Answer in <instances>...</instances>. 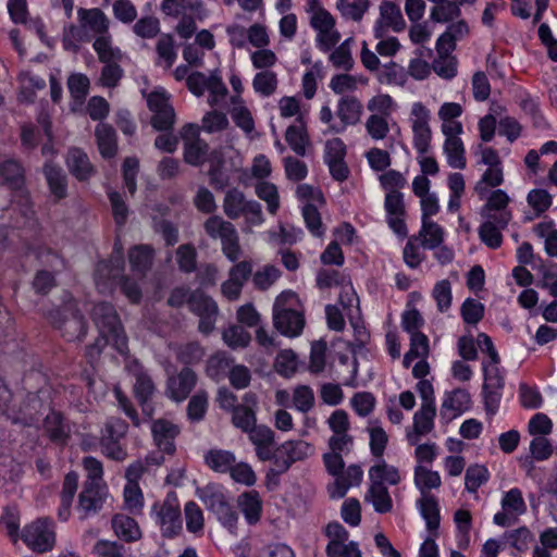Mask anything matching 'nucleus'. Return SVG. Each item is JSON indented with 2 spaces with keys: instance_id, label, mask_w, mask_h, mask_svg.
I'll return each instance as SVG.
<instances>
[{
  "instance_id": "e433bc0d",
  "label": "nucleus",
  "mask_w": 557,
  "mask_h": 557,
  "mask_svg": "<svg viewBox=\"0 0 557 557\" xmlns=\"http://www.w3.org/2000/svg\"><path fill=\"white\" fill-rule=\"evenodd\" d=\"M460 14V8L454 0H444L432 8L430 18L435 23H447Z\"/></svg>"
},
{
  "instance_id": "603ef678",
  "label": "nucleus",
  "mask_w": 557,
  "mask_h": 557,
  "mask_svg": "<svg viewBox=\"0 0 557 557\" xmlns=\"http://www.w3.org/2000/svg\"><path fill=\"white\" fill-rule=\"evenodd\" d=\"M460 313L466 323L475 325L484 315V306L476 299L467 298L461 305Z\"/></svg>"
},
{
  "instance_id": "423d86ee",
  "label": "nucleus",
  "mask_w": 557,
  "mask_h": 557,
  "mask_svg": "<svg viewBox=\"0 0 557 557\" xmlns=\"http://www.w3.org/2000/svg\"><path fill=\"white\" fill-rule=\"evenodd\" d=\"M22 540L36 553H45L54 545V532L48 519H38L26 525L22 533Z\"/></svg>"
},
{
  "instance_id": "aec40b11",
  "label": "nucleus",
  "mask_w": 557,
  "mask_h": 557,
  "mask_svg": "<svg viewBox=\"0 0 557 557\" xmlns=\"http://www.w3.org/2000/svg\"><path fill=\"white\" fill-rule=\"evenodd\" d=\"M49 190L57 199H63L67 196V176L62 168L47 162L42 169Z\"/></svg>"
},
{
  "instance_id": "0eeeda50",
  "label": "nucleus",
  "mask_w": 557,
  "mask_h": 557,
  "mask_svg": "<svg viewBox=\"0 0 557 557\" xmlns=\"http://www.w3.org/2000/svg\"><path fill=\"white\" fill-rule=\"evenodd\" d=\"M1 185L8 186L21 197L24 206L29 205V195L25 189V169L15 159H5L0 162Z\"/></svg>"
},
{
  "instance_id": "3c124183",
  "label": "nucleus",
  "mask_w": 557,
  "mask_h": 557,
  "mask_svg": "<svg viewBox=\"0 0 557 557\" xmlns=\"http://www.w3.org/2000/svg\"><path fill=\"white\" fill-rule=\"evenodd\" d=\"M133 32L140 38L151 39L160 33L159 18L154 16L140 17L133 26Z\"/></svg>"
},
{
  "instance_id": "b1692460",
  "label": "nucleus",
  "mask_w": 557,
  "mask_h": 557,
  "mask_svg": "<svg viewBox=\"0 0 557 557\" xmlns=\"http://www.w3.org/2000/svg\"><path fill=\"white\" fill-rule=\"evenodd\" d=\"M237 504L249 524H255L260 520L262 502L258 492L249 491L240 494Z\"/></svg>"
},
{
  "instance_id": "ea45409f",
  "label": "nucleus",
  "mask_w": 557,
  "mask_h": 557,
  "mask_svg": "<svg viewBox=\"0 0 557 557\" xmlns=\"http://www.w3.org/2000/svg\"><path fill=\"white\" fill-rule=\"evenodd\" d=\"M285 140L296 154H306V147L309 144V138L306 129L302 126H288L285 132Z\"/></svg>"
},
{
  "instance_id": "39448f33",
  "label": "nucleus",
  "mask_w": 557,
  "mask_h": 557,
  "mask_svg": "<svg viewBox=\"0 0 557 557\" xmlns=\"http://www.w3.org/2000/svg\"><path fill=\"white\" fill-rule=\"evenodd\" d=\"M152 112L151 125L158 132H171L175 124L176 115L170 103V96L164 91H152L147 99Z\"/></svg>"
},
{
  "instance_id": "e2e57ef3",
  "label": "nucleus",
  "mask_w": 557,
  "mask_h": 557,
  "mask_svg": "<svg viewBox=\"0 0 557 557\" xmlns=\"http://www.w3.org/2000/svg\"><path fill=\"white\" fill-rule=\"evenodd\" d=\"M433 71L445 79L456 76L457 61L451 55H438L432 63Z\"/></svg>"
},
{
  "instance_id": "8fccbe9b",
  "label": "nucleus",
  "mask_w": 557,
  "mask_h": 557,
  "mask_svg": "<svg viewBox=\"0 0 557 557\" xmlns=\"http://www.w3.org/2000/svg\"><path fill=\"white\" fill-rule=\"evenodd\" d=\"M223 339L231 348L246 347L250 343V334L239 325H232L223 332Z\"/></svg>"
},
{
  "instance_id": "473e14b6",
  "label": "nucleus",
  "mask_w": 557,
  "mask_h": 557,
  "mask_svg": "<svg viewBox=\"0 0 557 557\" xmlns=\"http://www.w3.org/2000/svg\"><path fill=\"white\" fill-rule=\"evenodd\" d=\"M414 484L424 497V495H430L429 490L440 487L441 476L436 471H431L419 465L414 468Z\"/></svg>"
},
{
  "instance_id": "72a5a7b5",
  "label": "nucleus",
  "mask_w": 557,
  "mask_h": 557,
  "mask_svg": "<svg viewBox=\"0 0 557 557\" xmlns=\"http://www.w3.org/2000/svg\"><path fill=\"white\" fill-rule=\"evenodd\" d=\"M209 151V145L203 139L184 144V161L193 166L201 165Z\"/></svg>"
},
{
  "instance_id": "20e7f679",
  "label": "nucleus",
  "mask_w": 557,
  "mask_h": 557,
  "mask_svg": "<svg viewBox=\"0 0 557 557\" xmlns=\"http://www.w3.org/2000/svg\"><path fill=\"white\" fill-rule=\"evenodd\" d=\"M189 310L199 317L198 331L210 334L215 326L219 315L216 302L200 289L193 290L189 298Z\"/></svg>"
},
{
  "instance_id": "5fc2aeb1",
  "label": "nucleus",
  "mask_w": 557,
  "mask_h": 557,
  "mask_svg": "<svg viewBox=\"0 0 557 557\" xmlns=\"http://www.w3.org/2000/svg\"><path fill=\"white\" fill-rule=\"evenodd\" d=\"M379 81L385 84H395L404 86L407 82V72L405 69L394 62L385 65L379 75Z\"/></svg>"
},
{
  "instance_id": "680f3d73",
  "label": "nucleus",
  "mask_w": 557,
  "mask_h": 557,
  "mask_svg": "<svg viewBox=\"0 0 557 557\" xmlns=\"http://www.w3.org/2000/svg\"><path fill=\"white\" fill-rule=\"evenodd\" d=\"M432 295L441 312L448 310L451 305V286L449 281L443 280L437 282L434 285Z\"/></svg>"
},
{
  "instance_id": "6e6d98bb",
  "label": "nucleus",
  "mask_w": 557,
  "mask_h": 557,
  "mask_svg": "<svg viewBox=\"0 0 557 557\" xmlns=\"http://www.w3.org/2000/svg\"><path fill=\"white\" fill-rule=\"evenodd\" d=\"M209 183L215 190H223L230 184V177L224 171V159L219 157L208 170Z\"/></svg>"
},
{
  "instance_id": "a19ab883",
  "label": "nucleus",
  "mask_w": 557,
  "mask_h": 557,
  "mask_svg": "<svg viewBox=\"0 0 557 557\" xmlns=\"http://www.w3.org/2000/svg\"><path fill=\"white\" fill-rule=\"evenodd\" d=\"M252 87L256 92L263 97L273 95L277 88V76L272 71H262L256 74L252 81Z\"/></svg>"
},
{
  "instance_id": "412c9836",
  "label": "nucleus",
  "mask_w": 557,
  "mask_h": 557,
  "mask_svg": "<svg viewBox=\"0 0 557 557\" xmlns=\"http://www.w3.org/2000/svg\"><path fill=\"white\" fill-rule=\"evenodd\" d=\"M95 137L102 158L111 159L117 152V138L115 129L106 123H99L95 129Z\"/></svg>"
},
{
  "instance_id": "1a4fd4ad",
  "label": "nucleus",
  "mask_w": 557,
  "mask_h": 557,
  "mask_svg": "<svg viewBox=\"0 0 557 557\" xmlns=\"http://www.w3.org/2000/svg\"><path fill=\"white\" fill-rule=\"evenodd\" d=\"M412 122L413 143L419 153L424 154L428 152L431 141V128L429 126V111L421 103L417 102L412 106Z\"/></svg>"
},
{
  "instance_id": "cd10ccee",
  "label": "nucleus",
  "mask_w": 557,
  "mask_h": 557,
  "mask_svg": "<svg viewBox=\"0 0 557 557\" xmlns=\"http://www.w3.org/2000/svg\"><path fill=\"white\" fill-rule=\"evenodd\" d=\"M152 249L145 245L134 246L128 251L132 271L145 275L152 264Z\"/></svg>"
},
{
  "instance_id": "bf43d9fd",
  "label": "nucleus",
  "mask_w": 557,
  "mask_h": 557,
  "mask_svg": "<svg viewBox=\"0 0 557 557\" xmlns=\"http://www.w3.org/2000/svg\"><path fill=\"white\" fill-rule=\"evenodd\" d=\"M500 227L492 225V221L484 222L479 228L480 239L490 248L496 249L503 243Z\"/></svg>"
},
{
  "instance_id": "ddd939ff",
  "label": "nucleus",
  "mask_w": 557,
  "mask_h": 557,
  "mask_svg": "<svg viewBox=\"0 0 557 557\" xmlns=\"http://www.w3.org/2000/svg\"><path fill=\"white\" fill-rule=\"evenodd\" d=\"M436 408L421 406L413 414V425L411 430H407L406 438L410 445H417L421 436L429 434L434 429V418Z\"/></svg>"
},
{
  "instance_id": "58836bf2",
  "label": "nucleus",
  "mask_w": 557,
  "mask_h": 557,
  "mask_svg": "<svg viewBox=\"0 0 557 557\" xmlns=\"http://www.w3.org/2000/svg\"><path fill=\"white\" fill-rule=\"evenodd\" d=\"M419 235L422 237V246L429 249L438 247L444 239L443 228L433 221L422 222V227Z\"/></svg>"
},
{
  "instance_id": "c9c22d12",
  "label": "nucleus",
  "mask_w": 557,
  "mask_h": 557,
  "mask_svg": "<svg viewBox=\"0 0 557 557\" xmlns=\"http://www.w3.org/2000/svg\"><path fill=\"white\" fill-rule=\"evenodd\" d=\"M422 517L425 519L430 531L437 530L440 525V509L437 502L432 495H424L418 502Z\"/></svg>"
},
{
  "instance_id": "5701e85b",
  "label": "nucleus",
  "mask_w": 557,
  "mask_h": 557,
  "mask_svg": "<svg viewBox=\"0 0 557 557\" xmlns=\"http://www.w3.org/2000/svg\"><path fill=\"white\" fill-rule=\"evenodd\" d=\"M364 499L371 503L379 513L389 512L393 508L392 497L383 483L371 482Z\"/></svg>"
},
{
  "instance_id": "393cba45",
  "label": "nucleus",
  "mask_w": 557,
  "mask_h": 557,
  "mask_svg": "<svg viewBox=\"0 0 557 557\" xmlns=\"http://www.w3.org/2000/svg\"><path fill=\"white\" fill-rule=\"evenodd\" d=\"M78 487V475L75 472H69L63 481L61 491V505L58 511L60 519L66 521L71 515V506L74 495Z\"/></svg>"
},
{
  "instance_id": "6ab92c4d",
  "label": "nucleus",
  "mask_w": 557,
  "mask_h": 557,
  "mask_svg": "<svg viewBox=\"0 0 557 557\" xmlns=\"http://www.w3.org/2000/svg\"><path fill=\"white\" fill-rule=\"evenodd\" d=\"M77 14L83 29L90 30L99 36H107L109 20L100 9L79 8Z\"/></svg>"
},
{
  "instance_id": "4468645a",
  "label": "nucleus",
  "mask_w": 557,
  "mask_h": 557,
  "mask_svg": "<svg viewBox=\"0 0 557 557\" xmlns=\"http://www.w3.org/2000/svg\"><path fill=\"white\" fill-rule=\"evenodd\" d=\"M362 112V104L354 96L343 97L337 107L336 114L341 119L342 125H330L329 132L342 133L347 125H354L359 122Z\"/></svg>"
},
{
  "instance_id": "a211bd4d",
  "label": "nucleus",
  "mask_w": 557,
  "mask_h": 557,
  "mask_svg": "<svg viewBox=\"0 0 557 557\" xmlns=\"http://www.w3.org/2000/svg\"><path fill=\"white\" fill-rule=\"evenodd\" d=\"M153 440L160 450L172 454L175 450L174 438L178 434V428L168 420H157L151 428Z\"/></svg>"
},
{
  "instance_id": "c03bdc74",
  "label": "nucleus",
  "mask_w": 557,
  "mask_h": 557,
  "mask_svg": "<svg viewBox=\"0 0 557 557\" xmlns=\"http://www.w3.org/2000/svg\"><path fill=\"white\" fill-rule=\"evenodd\" d=\"M256 194L260 199L267 202L270 213L275 214L280 207L276 186L269 182H260L256 185Z\"/></svg>"
},
{
  "instance_id": "0e129e2a",
  "label": "nucleus",
  "mask_w": 557,
  "mask_h": 557,
  "mask_svg": "<svg viewBox=\"0 0 557 557\" xmlns=\"http://www.w3.org/2000/svg\"><path fill=\"white\" fill-rule=\"evenodd\" d=\"M502 507L510 513L521 515L525 511V504L519 488L508 491L502 500Z\"/></svg>"
},
{
  "instance_id": "de8ad7c7",
  "label": "nucleus",
  "mask_w": 557,
  "mask_h": 557,
  "mask_svg": "<svg viewBox=\"0 0 557 557\" xmlns=\"http://www.w3.org/2000/svg\"><path fill=\"white\" fill-rule=\"evenodd\" d=\"M283 454L287 455V459L295 463L307 458L311 451L310 445L305 441H287L282 444Z\"/></svg>"
},
{
  "instance_id": "6e6552de",
  "label": "nucleus",
  "mask_w": 557,
  "mask_h": 557,
  "mask_svg": "<svg viewBox=\"0 0 557 557\" xmlns=\"http://www.w3.org/2000/svg\"><path fill=\"white\" fill-rule=\"evenodd\" d=\"M108 496L106 484L92 483L85 481L83 490L78 495V510L82 512V518H87L97 513Z\"/></svg>"
},
{
  "instance_id": "69168bd1",
  "label": "nucleus",
  "mask_w": 557,
  "mask_h": 557,
  "mask_svg": "<svg viewBox=\"0 0 557 557\" xmlns=\"http://www.w3.org/2000/svg\"><path fill=\"white\" fill-rule=\"evenodd\" d=\"M127 423L120 418H110L106 422L101 440L121 441L127 433Z\"/></svg>"
},
{
  "instance_id": "864d4df0",
  "label": "nucleus",
  "mask_w": 557,
  "mask_h": 557,
  "mask_svg": "<svg viewBox=\"0 0 557 557\" xmlns=\"http://www.w3.org/2000/svg\"><path fill=\"white\" fill-rule=\"evenodd\" d=\"M488 479L487 469L483 466L473 465L466 471L465 484L467 491L474 493Z\"/></svg>"
},
{
  "instance_id": "09e8293b",
  "label": "nucleus",
  "mask_w": 557,
  "mask_h": 557,
  "mask_svg": "<svg viewBox=\"0 0 557 557\" xmlns=\"http://www.w3.org/2000/svg\"><path fill=\"white\" fill-rule=\"evenodd\" d=\"M208 407V395L203 391L195 394L187 406V417L193 422H198L203 419Z\"/></svg>"
},
{
  "instance_id": "2f4dec72",
  "label": "nucleus",
  "mask_w": 557,
  "mask_h": 557,
  "mask_svg": "<svg viewBox=\"0 0 557 557\" xmlns=\"http://www.w3.org/2000/svg\"><path fill=\"white\" fill-rule=\"evenodd\" d=\"M94 49L103 64L119 63L123 58L122 51L112 46L110 36H99L94 42Z\"/></svg>"
},
{
  "instance_id": "7c9ffc66",
  "label": "nucleus",
  "mask_w": 557,
  "mask_h": 557,
  "mask_svg": "<svg viewBox=\"0 0 557 557\" xmlns=\"http://www.w3.org/2000/svg\"><path fill=\"white\" fill-rule=\"evenodd\" d=\"M248 200L245 195L237 188H231L226 191L223 200V210L228 219L236 220L245 212Z\"/></svg>"
},
{
  "instance_id": "774afa93",
  "label": "nucleus",
  "mask_w": 557,
  "mask_h": 557,
  "mask_svg": "<svg viewBox=\"0 0 557 557\" xmlns=\"http://www.w3.org/2000/svg\"><path fill=\"white\" fill-rule=\"evenodd\" d=\"M228 472L235 482L247 486L253 485L257 481L253 470L246 462L234 463Z\"/></svg>"
},
{
  "instance_id": "37998d69",
  "label": "nucleus",
  "mask_w": 557,
  "mask_h": 557,
  "mask_svg": "<svg viewBox=\"0 0 557 557\" xmlns=\"http://www.w3.org/2000/svg\"><path fill=\"white\" fill-rule=\"evenodd\" d=\"M344 17L360 21L369 8V0H338L336 4Z\"/></svg>"
},
{
  "instance_id": "f3484780",
  "label": "nucleus",
  "mask_w": 557,
  "mask_h": 557,
  "mask_svg": "<svg viewBox=\"0 0 557 557\" xmlns=\"http://www.w3.org/2000/svg\"><path fill=\"white\" fill-rule=\"evenodd\" d=\"M135 383H134V394L139 405L141 406L143 412L151 418L153 414V408L150 404V398L154 393V384L151 377L137 369L134 373Z\"/></svg>"
},
{
  "instance_id": "49530a36",
  "label": "nucleus",
  "mask_w": 557,
  "mask_h": 557,
  "mask_svg": "<svg viewBox=\"0 0 557 557\" xmlns=\"http://www.w3.org/2000/svg\"><path fill=\"white\" fill-rule=\"evenodd\" d=\"M281 276V271L278 268L268 264L262 269H259L252 275V282L255 286L260 290H267L270 286H272L275 281Z\"/></svg>"
},
{
  "instance_id": "79ce46f5",
  "label": "nucleus",
  "mask_w": 557,
  "mask_h": 557,
  "mask_svg": "<svg viewBox=\"0 0 557 557\" xmlns=\"http://www.w3.org/2000/svg\"><path fill=\"white\" fill-rule=\"evenodd\" d=\"M503 183V170L500 165L488 168L480 182L476 183L474 190L483 199L487 194V187H496Z\"/></svg>"
},
{
  "instance_id": "4be33fe9",
  "label": "nucleus",
  "mask_w": 557,
  "mask_h": 557,
  "mask_svg": "<svg viewBox=\"0 0 557 557\" xmlns=\"http://www.w3.org/2000/svg\"><path fill=\"white\" fill-rule=\"evenodd\" d=\"M111 524L115 535L127 543L136 542L141 537V531L137 522L128 516L115 515Z\"/></svg>"
},
{
  "instance_id": "a878e982",
  "label": "nucleus",
  "mask_w": 557,
  "mask_h": 557,
  "mask_svg": "<svg viewBox=\"0 0 557 557\" xmlns=\"http://www.w3.org/2000/svg\"><path fill=\"white\" fill-rule=\"evenodd\" d=\"M156 52L157 64L170 70L177 57L174 37L171 34H162L156 44Z\"/></svg>"
},
{
  "instance_id": "f03ea898",
  "label": "nucleus",
  "mask_w": 557,
  "mask_h": 557,
  "mask_svg": "<svg viewBox=\"0 0 557 557\" xmlns=\"http://www.w3.org/2000/svg\"><path fill=\"white\" fill-rule=\"evenodd\" d=\"M49 322L61 336L69 342L82 341L87 332V324L75 300L65 302L62 307L52 309L47 315Z\"/></svg>"
},
{
  "instance_id": "2eb2a0df",
  "label": "nucleus",
  "mask_w": 557,
  "mask_h": 557,
  "mask_svg": "<svg viewBox=\"0 0 557 557\" xmlns=\"http://www.w3.org/2000/svg\"><path fill=\"white\" fill-rule=\"evenodd\" d=\"M157 517L164 537H173L182 529L181 511L174 500L168 498L158 510Z\"/></svg>"
},
{
  "instance_id": "4c0bfd02",
  "label": "nucleus",
  "mask_w": 557,
  "mask_h": 557,
  "mask_svg": "<svg viewBox=\"0 0 557 557\" xmlns=\"http://www.w3.org/2000/svg\"><path fill=\"white\" fill-rule=\"evenodd\" d=\"M444 151L451 168L460 170L466 168L465 148L460 138L446 139Z\"/></svg>"
},
{
  "instance_id": "052dcab7",
  "label": "nucleus",
  "mask_w": 557,
  "mask_h": 557,
  "mask_svg": "<svg viewBox=\"0 0 557 557\" xmlns=\"http://www.w3.org/2000/svg\"><path fill=\"white\" fill-rule=\"evenodd\" d=\"M201 122V128L210 134L222 132L228 126V120L226 115L215 110L205 114Z\"/></svg>"
},
{
  "instance_id": "9b49d317",
  "label": "nucleus",
  "mask_w": 557,
  "mask_h": 557,
  "mask_svg": "<svg viewBox=\"0 0 557 557\" xmlns=\"http://www.w3.org/2000/svg\"><path fill=\"white\" fill-rule=\"evenodd\" d=\"M65 164L69 172L79 182H88L97 173L88 154L77 147L67 150Z\"/></svg>"
},
{
  "instance_id": "f8f14e48",
  "label": "nucleus",
  "mask_w": 557,
  "mask_h": 557,
  "mask_svg": "<svg viewBox=\"0 0 557 557\" xmlns=\"http://www.w3.org/2000/svg\"><path fill=\"white\" fill-rule=\"evenodd\" d=\"M405 26L406 23L399 7L392 1H383L380 5V18L375 26V37L383 38L387 28L400 32Z\"/></svg>"
},
{
  "instance_id": "a18cd8bd",
  "label": "nucleus",
  "mask_w": 557,
  "mask_h": 557,
  "mask_svg": "<svg viewBox=\"0 0 557 557\" xmlns=\"http://www.w3.org/2000/svg\"><path fill=\"white\" fill-rule=\"evenodd\" d=\"M256 412L248 406H238L232 411L233 425L245 433L256 425Z\"/></svg>"
},
{
  "instance_id": "7ed1b4c3",
  "label": "nucleus",
  "mask_w": 557,
  "mask_h": 557,
  "mask_svg": "<svg viewBox=\"0 0 557 557\" xmlns=\"http://www.w3.org/2000/svg\"><path fill=\"white\" fill-rule=\"evenodd\" d=\"M91 318L99 329L101 336L111 338L113 347L121 355H127V336L114 307L109 302H99L94 306Z\"/></svg>"
},
{
  "instance_id": "dca6fc26",
  "label": "nucleus",
  "mask_w": 557,
  "mask_h": 557,
  "mask_svg": "<svg viewBox=\"0 0 557 557\" xmlns=\"http://www.w3.org/2000/svg\"><path fill=\"white\" fill-rule=\"evenodd\" d=\"M197 382L196 373L189 368H183L176 376L168 381V392L170 397L176 401L187 398Z\"/></svg>"
},
{
  "instance_id": "9d476101",
  "label": "nucleus",
  "mask_w": 557,
  "mask_h": 557,
  "mask_svg": "<svg viewBox=\"0 0 557 557\" xmlns=\"http://www.w3.org/2000/svg\"><path fill=\"white\" fill-rule=\"evenodd\" d=\"M205 504L225 528H227L232 533L235 532L238 515L228 504L223 493L218 492L207 495Z\"/></svg>"
},
{
  "instance_id": "338daca9",
  "label": "nucleus",
  "mask_w": 557,
  "mask_h": 557,
  "mask_svg": "<svg viewBox=\"0 0 557 557\" xmlns=\"http://www.w3.org/2000/svg\"><path fill=\"white\" fill-rule=\"evenodd\" d=\"M527 200L537 215L544 213L552 205V196L545 189H532Z\"/></svg>"
},
{
  "instance_id": "c756f323",
  "label": "nucleus",
  "mask_w": 557,
  "mask_h": 557,
  "mask_svg": "<svg viewBox=\"0 0 557 557\" xmlns=\"http://www.w3.org/2000/svg\"><path fill=\"white\" fill-rule=\"evenodd\" d=\"M44 429L54 443L64 444L69 437V428L63 423L59 412H51L45 418Z\"/></svg>"
},
{
  "instance_id": "f257e3e1",
  "label": "nucleus",
  "mask_w": 557,
  "mask_h": 557,
  "mask_svg": "<svg viewBox=\"0 0 557 557\" xmlns=\"http://www.w3.org/2000/svg\"><path fill=\"white\" fill-rule=\"evenodd\" d=\"M297 295L286 290L281 293L273 305V325L284 336L296 337L305 326L304 312Z\"/></svg>"
},
{
  "instance_id": "bb28decb",
  "label": "nucleus",
  "mask_w": 557,
  "mask_h": 557,
  "mask_svg": "<svg viewBox=\"0 0 557 557\" xmlns=\"http://www.w3.org/2000/svg\"><path fill=\"white\" fill-rule=\"evenodd\" d=\"M206 234L212 239H220L221 243L231 237L237 231L235 226L220 215H212L203 223Z\"/></svg>"
},
{
  "instance_id": "13d9d810",
  "label": "nucleus",
  "mask_w": 557,
  "mask_h": 557,
  "mask_svg": "<svg viewBox=\"0 0 557 557\" xmlns=\"http://www.w3.org/2000/svg\"><path fill=\"white\" fill-rule=\"evenodd\" d=\"M275 369L283 376H290L297 369V357L293 350L285 349L278 352L275 359Z\"/></svg>"
},
{
  "instance_id": "4d7b16f0",
  "label": "nucleus",
  "mask_w": 557,
  "mask_h": 557,
  "mask_svg": "<svg viewBox=\"0 0 557 557\" xmlns=\"http://www.w3.org/2000/svg\"><path fill=\"white\" fill-rule=\"evenodd\" d=\"M92 553L96 557H125L126 549L123 544L115 541L99 540Z\"/></svg>"
},
{
  "instance_id": "f704fd0d",
  "label": "nucleus",
  "mask_w": 557,
  "mask_h": 557,
  "mask_svg": "<svg viewBox=\"0 0 557 557\" xmlns=\"http://www.w3.org/2000/svg\"><path fill=\"white\" fill-rule=\"evenodd\" d=\"M369 478L371 482L383 483L386 482L391 485H396L400 482V475L394 466H388L382 461L369 470Z\"/></svg>"
},
{
  "instance_id": "c85d7f7f",
  "label": "nucleus",
  "mask_w": 557,
  "mask_h": 557,
  "mask_svg": "<svg viewBox=\"0 0 557 557\" xmlns=\"http://www.w3.org/2000/svg\"><path fill=\"white\" fill-rule=\"evenodd\" d=\"M235 461V455L230 450L210 449L205 455L206 465L211 470L220 473L228 472Z\"/></svg>"
}]
</instances>
